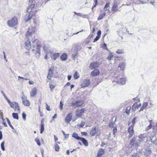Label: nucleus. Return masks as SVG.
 Returning a JSON list of instances; mask_svg holds the SVG:
<instances>
[{"label":"nucleus","instance_id":"13d9d810","mask_svg":"<svg viewBox=\"0 0 157 157\" xmlns=\"http://www.w3.org/2000/svg\"><path fill=\"white\" fill-rule=\"evenodd\" d=\"M101 30L98 31L97 32V35H98L97 36H98L99 37H100L101 36Z\"/></svg>","mask_w":157,"mask_h":157},{"label":"nucleus","instance_id":"f257e3e1","mask_svg":"<svg viewBox=\"0 0 157 157\" xmlns=\"http://www.w3.org/2000/svg\"><path fill=\"white\" fill-rule=\"evenodd\" d=\"M140 141L138 140H136V137H134L130 140L129 144L132 147H136L139 144Z\"/></svg>","mask_w":157,"mask_h":157},{"label":"nucleus","instance_id":"bb28decb","mask_svg":"<svg viewBox=\"0 0 157 157\" xmlns=\"http://www.w3.org/2000/svg\"><path fill=\"white\" fill-rule=\"evenodd\" d=\"M67 58V56L66 54L63 53L60 56V59L64 61Z\"/></svg>","mask_w":157,"mask_h":157},{"label":"nucleus","instance_id":"6e6552de","mask_svg":"<svg viewBox=\"0 0 157 157\" xmlns=\"http://www.w3.org/2000/svg\"><path fill=\"white\" fill-rule=\"evenodd\" d=\"M90 81L89 79H85L84 80L81 86L82 87H86L88 86L90 84Z\"/></svg>","mask_w":157,"mask_h":157},{"label":"nucleus","instance_id":"9d476101","mask_svg":"<svg viewBox=\"0 0 157 157\" xmlns=\"http://www.w3.org/2000/svg\"><path fill=\"white\" fill-rule=\"evenodd\" d=\"M99 64L96 62H92L91 63L90 66V68L91 69H93L98 67Z\"/></svg>","mask_w":157,"mask_h":157},{"label":"nucleus","instance_id":"2eb2a0df","mask_svg":"<svg viewBox=\"0 0 157 157\" xmlns=\"http://www.w3.org/2000/svg\"><path fill=\"white\" fill-rule=\"evenodd\" d=\"M45 120L44 118L42 119L41 121L40 125V133L42 134L44 131V125Z\"/></svg>","mask_w":157,"mask_h":157},{"label":"nucleus","instance_id":"7c9ffc66","mask_svg":"<svg viewBox=\"0 0 157 157\" xmlns=\"http://www.w3.org/2000/svg\"><path fill=\"white\" fill-rule=\"evenodd\" d=\"M138 117H135L132 121V124L131 125H133L134 126V124L135 123L138 121Z\"/></svg>","mask_w":157,"mask_h":157},{"label":"nucleus","instance_id":"4468645a","mask_svg":"<svg viewBox=\"0 0 157 157\" xmlns=\"http://www.w3.org/2000/svg\"><path fill=\"white\" fill-rule=\"evenodd\" d=\"M85 109H82L77 110L76 112V115L78 117H80L83 115Z\"/></svg>","mask_w":157,"mask_h":157},{"label":"nucleus","instance_id":"4c0bfd02","mask_svg":"<svg viewBox=\"0 0 157 157\" xmlns=\"http://www.w3.org/2000/svg\"><path fill=\"white\" fill-rule=\"evenodd\" d=\"M4 144L5 141H3L1 143V146L2 149L3 151H4L5 150V147H4Z\"/></svg>","mask_w":157,"mask_h":157},{"label":"nucleus","instance_id":"680f3d73","mask_svg":"<svg viewBox=\"0 0 157 157\" xmlns=\"http://www.w3.org/2000/svg\"><path fill=\"white\" fill-rule=\"evenodd\" d=\"M117 128L116 127L115 128H114L113 130V133L114 135L115 133L117 132Z\"/></svg>","mask_w":157,"mask_h":157},{"label":"nucleus","instance_id":"1a4fd4ad","mask_svg":"<svg viewBox=\"0 0 157 157\" xmlns=\"http://www.w3.org/2000/svg\"><path fill=\"white\" fill-rule=\"evenodd\" d=\"M54 67H51L49 69L48 71V74L47 76V78L49 79H51L52 76L53 74V71Z\"/></svg>","mask_w":157,"mask_h":157},{"label":"nucleus","instance_id":"69168bd1","mask_svg":"<svg viewBox=\"0 0 157 157\" xmlns=\"http://www.w3.org/2000/svg\"><path fill=\"white\" fill-rule=\"evenodd\" d=\"M75 14L78 15V16H81V14L80 13H77L76 12H75Z\"/></svg>","mask_w":157,"mask_h":157},{"label":"nucleus","instance_id":"338daca9","mask_svg":"<svg viewBox=\"0 0 157 157\" xmlns=\"http://www.w3.org/2000/svg\"><path fill=\"white\" fill-rule=\"evenodd\" d=\"M46 105H47L46 107V109L47 110H49V111L50 110V109H49L50 107L48 105V104H46Z\"/></svg>","mask_w":157,"mask_h":157},{"label":"nucleus","instance_id":"a19ab883","mask_svg":"<svg viewBox=\"0 0 157 157\" xmlns=\"http://www.w3.org/2000/svg\"><path fill=\"white\" fill-rule=\"evenodd\" d=\"M6 120H7V123L8 124H9V126L12 128V129H14V128L12 126V125H11V123H10V121L7 118H6Z\"/></svg>","mask_w":157,"mask_h":157},{"label":"nucleus","instance_id":"5701e85b","mask_svg":"<svg viewBox=\"0 0 157 157\" xmlns=\"http://www.w3.org/2000/svg\"><path fill=\"white\" fill-rule=\"evenodd\" d=\"M80 140L81 141L83 144L86 146H87L88 145V143L87 140L84 138L81 137Z\"/></svg>","mask_w":157,"mask_h":157},{"label":"nucleus","instance_id":"37998d69","mask_svg":"<svg viewBox=\"0 0 157 157\" xmlns=\"http://www.w3.org/2000/svg\"><path fill=\"white\" fill-rule=\"evenodd\" d=\"M35 141L36 142L37 144L39 146L41 145V144L39 140L37 138H36L35 139Z\"/></svg>","mask_w":157,"mask_h":157},{"label":"nucleus","instance_id":"de8ad7c7","mask_svg":"<svg viewBox=\"0 0 157 157\" xmlns=\"http://www.w3.org/2000/svg\"><path fill=\"white\" fill-rule=\"evenodd\" d=\"M51 90H52V89L55 87V85L54 84H53L52 83H50L49 84Z\"/></svg>","mask_w":157,"mask_h":157},{"label":"nucleus","instance_id":"7ed1b4c3","mask_svg":"<svg viewBox=\"0 0 157 157\" xmlns=\"http://www.w3.org/2000/svg\"><path fill=\"white\" fill-rule=\"evenodd\" d=\"M22 103L26 106H29L30 105V101L27 99L26 97L24 94L21 97Z\"/></svg>","mask_w":157,"mask_h":157},{"label":"nucleus","instance_id":"052dcab7","mask_svg":"<svg viewBox=\"0 0 157 157\" xmlns=\"http://www.w3.org/2000/svg\"><path fill=\"white\" fill-rule=\"evenodd\" d=\"M1 93H2L3 96L4 97V98L6 99H7V97L6 96V95L5 94V93H4V92L3 91H1Z\"/></svg>","mask_w":157,"mask_h":157},{"label":"nucleus","instance_id":"412c9836","mask_svg":"<svg viewBox=\"0 0 157 157\" xmlns=\"http://www.w3.org/2000/svg\"><path fill=\"white\" fill-rule=\"evenodd\" d=\"M96 132V128L95 127H94L92 128L91 129L90 132V135L91 136H94Z\"/></svg>","mask_w":157,"mask_h":157},{"label":"nucleus","instance_id":"f03ea898","mask_svg":"<svg viewBox=\"0 0 157 157\" xmlns=\"http://www.w3.org/2000/svg\"><path fill=\"white\" fill-rule=\"evenodd\" d=\"M17 24V17H14L11 20L7 21L8 25L10 27H13Z\"/></svg>","mask_w":157,"mask_h":157},{"label":"nucleus","instance_id":"3c124183","mask_svg":"<svg viewBox=\"0 0 157 157\" xmlns=\"http://www.w3.org/2000/svg\"><path fill=\"white\" fill-rule=\"evenodd\" d=\"M63 104L62 102L61 101H60V103L59 108L61 110H63Z\"/></svg>","mask_w":157,"mask_h":157},{"label":"nucleus","instance_id":"c85d7f7f","mask_svg":"<svg viewBox=\"0 0 157 157\" xmlns=\"http://www.w3.org/2000/svg\"><path fill=\"white\" fill-rule=\"evenodd\" d=\"M78 55L77 51H75L72 54V58L73 59H75L78 57Z\"/></svg>","mask_w":157,"mask_h":157},{"label":"nucleus","instance_id":"dca6fc26","mask_svg":"<svg viewBox=\"0 0 157 157\" xmlns=\"http://www.w3.org/2000/svg\"><path fill=\"white\" fill-rule=\"evenodd\" d=\"M104 150L102 148H100L97 153V157H101V156L104 154Z\"/></svg>","mask_w":157,"mask_h":157},{"label":"nucleus","instance_id":"774afa93","mask_svg":"<svg viewBox=\"0 0 157 157\" xmlns=\"http://www.w3.org/2000/svg\"><path fill=\"white\" fill-rule=\"evenodd\" d=\"M82 134L83 135L85 136H87V133L86 132H82Z\"/></svg>","mask_w":157,"mask_h":157},{"label":"nucleus","instance_id":"864d4df0","mask_svg":"<svg viewBox=\"0 0 157 157\" xmlns=\"http://www.w3.org/2000/svg\"><path fill=\"white\" fill-rule=\"evenodd\" d=\"M85 124V122L84 121H82L80 124H79V126L80 127H83Z\"/></svg>","mask_w":157,"mask_h":157},{"label":"nucleus","instance_id":"ddd939ff","mask_svg":"<svg viewBox=\"0 0 157 157\" xmlns=\"http://www.w3.org/2000/svg\"><path fill=\"white\" fill-rule=\"evenodd\" d=\"M99 72L98 69H95L91 72L90 75L92 77H95L98 75L99 74Z\"/></svg>","mask_w":157,"mask_h":157},{"label":"nucleus","instance_id":"49530a36","mask_svg":"<svg viewBox=\"0 0 157 157\" xmlns=\"http://www.w3.org/2000/svg\"><path fill=\"white\" fill-rule=\"evenodd\" d=\"M137 104L136 103L134 104L132 106V109L133 110H135L136 109H137Z\"/></svg>","mask_w":157,"mask_h":157},{"label":"nucleus","instance_id":"423d86ee","mask_svg":"<svg viewBox=\"0 0 157 157\" xmlns=\"http://www.w3.org/2000/svg\"><path fill=\"white\" fill-rule=\"evenodd\" d=\"M133 125H130L128 128V132L129 134L128 136L129 139L132 136L134 133V131L133 130Z\"/></svg>","mask_w":157,"mask_h":157},{"label":"nucleus","instance_id":"a211bd4d","mask_svg":"<svg viewBox=\"0 0 157 157\" xmlns=\"http://www.w3.org/2000/svg\"><path fill=\"white\" fill-rule=\"evenodd\" d=\"M125 65V64L123 62H120L118 66V69L119 70L120 69L121 70H124V69Z\"/></svg>","mask_w":157,"mask_h":157},{"label":"nucleus","instance_id":"2f4dec72","mask_svg":"<svg viewBox=\"0 0 157 157\" xmlns=\"http://www.w3.org/2000/svg\"><path fill=\"white\" fill-rule=\"evenodd\" d=\"M116 121V120H115V121L113 122V119L111 121H110L109 123V126L110 127L113 128L114 127V126H115V122Z\"/></svg>","mask_w":157,"mask_h":157},{"label":"nucleus","instance_id":"b1692460","mask_svg":"<svg viewBox=\"0 0 157 157\" xmlns=\"http://www.w3.org/2000/svg\"><path fill=\"white\" fill-rule=\"evenodd\" d=\"M117 7V2H114L112 8V10L114 11L115 12H117L118 10Z\"/></svg>","mask_w":157,"mask_h":157},{"label":"nucleus","instance_id":"e2e57ef3","mask_svg":"<svg viewBox=\"0 0 157 157\" xmlns=\"http://www.w3.org/2000/svg\"><path fill=\"white\" fill-rule=\"evenodd\" d=\"M2 138V131L0 130V140H1Z\"/></svg>","mask_w":157,"mask_h":157},{"label":"nucleus","instance_id":"bf43d9fd","mask_svg":"<svg viewBox=\"0 0 157 157\" xmlns=\"http://www.w3.org/2000/svg\"><path fill=\"white\" fill-rule=\"evenodd\" d=\"M43 49L46 53L48 52V51L47 50V47L45 45H44Z\"/></svg>","mask_w":157,"mask_h":157},{"label":"nucleus","instance_id":"0e129e2a","mask_svg":"<svg viewBox=\"0 0 157 157\" xmlns=\"http://www.w3.org/2000/svg\"><path fill=\"white\" fill-rule=\"evenodd\" d=\"M6 100L8 102L10 105V104H11L12 103V102H11L10 101V100L8 99V98H7V99H6Z\"/></svg>","mask_w":157,"mask_h":157},{"label":"nucleus","instance_id":"09e8293b","mask_svg":"<svg viewBox=\"0 0 157 157\" xmlns=\"http://www.w3.org/2000/svg\"><path fill=\"white\" fill-rule=\"evenodd\" d=\"M22 116L23 119L24 120H26V114L24 113H23L22 114Z\"/></svg>","mask_w":157,"mask_h":157},{"label":"nucleus","instance_id":"a878e982","mask_svg":"<svg viewBox=\"0 0 157 157\" xmlns=\"http://www.w3.org/2000/svg\"><path fill=\"white\" fill-rule=\"evenodd\" d=\"M105 15V12L103 13H101L100 14L99 17L98 18V21H100L104 17Z\"/></svg>","mask_w":157,"mask_h":157},{"label":"nucleus","instance_id":"f3484780","mask_svg":"<svg viewBox=\"0 0 157 157\" xmlns=\"http://www.w3.org/2000/svg\"><path fill=\"white\" fill-rule=\"evenodd\" d=\"M37 94V89L34 87L33 88L30 92V96L31 97L33 98Z\"/></svg>","mask_w":157,"mask_h":157},{"label":"nucleus","instance_id":"8fccbe9b","mask_svg":"<svg viewBox=\"0 0 157 157\" xmlns=\"http://www.w3.org/2000/svg\"><path fill=\"white\" fill-rule=\"evenodd\" d=\"M133 101L136 103L137 102H139L140 101V99L139 98H133Z\"/></svg>","mask_w":157,"mask_h":157},{"label":"nucleus","instance_id":"6e6d98bb","mask_svg":"<svg viewBox=\"0 0 157 157\" xmlns=\"http://www.w3.org/2000/svg\"><path fill=\"white\" fill-rule=\"evenodd\" d=\"M109 3H107L106 4L104 7V9L105 10H108L107 8L109 6Z\"/></svg>","mask_w":157,"mask_h":157},{"label":"nucleus","instance_id":"cd10ccee","mask_svg":"<svg viewBox=\"0 0 157 157\" xmlns=\"http://www.w3.org/2000/svg\"><path fill=\"white\" fill-rule=\"evenodd\" d=\"M126 82V79L125 78H121L119 82H118V83H120L122 85H124Z\"/></svg>","mask_w":157,"mask_h":157},{"label":"nucleus","instance_id":"5fc2aeb1","mask_svg":"<svg viewBox=\"0 0 157 157\" xmlns=\"http://www.w3.org/2000/svg\"><path fill=\"white\" fill-rule=\"evenodd\" d=\"M65 121L66 123H69V114L67 115L66 117L65 118Z\"/></svg>","mask_w":157,"mask_h":157},{"label":"nucleus","instance_id":"58836bf2","mask_svg":"<svg viewBox=\"0 0 157 157\" xmlns=\"http://www.w3.org/2000/svg\"><path fill=\"white\" fill-rule=\"evenodd\" d=\"M18 80H19L20 79H22V80L21 81V82L23 81L24 80H28L29 79L27 78H24L22 77H20V76H18Z\"/></svg>","mask_w":157,"mask_h":157},{"label":"nucleus","instance_id":"39448f33","mask_svg":"<svg viewBox=\"0 0 157 157\" xmlns=\"http://www.w3.org/2000/svg\"><path fill=\"white\" fill-rule=\"evenodd\" d=\"M10 106L14 109L15 111H19L20 108L17 103L16 102H12V103L10 104Z\"/></svg>","mask_w":157,"mask_h":157},{"label":"nucleus","instance_id":"4be33fe9","mask_svg":"<svg viewBox=\"0 0 157 157\" xmlns=\"http://www.w3.org/2000/svg\"><path fill=\"white\" fill-rule=\"evenodd\" d=\"M59 53H55L53 54L51 58L52 59H53L54 60H55L59 57Z\"/></svg>","mask_w":157,"mask_h":157},{"label":"nucleus","instance_id":"c756f323","mask_svg":"<svg viewBox=\"0 0 157 157\" xmlns=\"http://www.w3.org/2000/svg\"><path fill=\"white\" fill-rule=\"evenodd\" d=\"M157 138L155 136H151L150 137L151 141L153 143H154L156 140Z\"/></svg>","mask_w":157,"mask_h":157},{"label":"nucleus","instance_id":"0eeeda50","mask_svg":"<svg viewBox=\"0 0 157 157\" xmlns=\"http://www.w3.org/2000/svg\"><path fill=\"white\" fill-rule=\"evenodd\" d=\"M83 103V102L82 101H76L73 102L72 106L73 107L76 108V107L82 105Z\"/></svg>","mask_w":157,"mask_h":157},{"label":"nucleus","instance_id":"f704fd0d","mask_svg":"<svg viewBox=\"0 0 157 157\" xmlns=\"http://www.w3.org/2000/svg\"><path fill=\"white\" fill-rule=\"evenodd\" d=\"M12 116L13 117L17 120L18 119V116L17 113H12Z\"/></svg>","mask_w":157,"mask_h":157},{"label":"nucleus","instance_id":"72a5a7b5","mask_svg":"<svg viewBox=\"0 0 157 157\" xmlns=\"http://www.w3.org/2000/svg\"><path fill=\"white\" fill-rule=\"evenodd\" d=\"M113 56V55L112 53H109V55H108L107 57V59L109 60H111Z\"/></svg>","mask_w":157,"mask_h":157},{"label":"nucleus","instance_id":"f8f14e48","mask_svg":"<svg viewBox=\"0 0 157 157\" xmlns=\"http://www.w3.org/2000/svg\"><path fill=\"white\" fill-rule=\"evenodd\" d=\"M30 40H28L25 43V48L28 50H30L32 47V45Z\"/></svg>","mask_w":157,"mask_h":157},{"label":"nucleus","instance_id":"c9c22d12","mask_svg":"<svg viewBox=\"0 0 157 157\" xmlns=\"http://www.w3.org/2000/svg\"><path fill=\"white\" fill-rule=\"evenodd\" d=\"M38 40H35L33 41V42L32 47L33 48H35L38 44H37Z\"/></svg>","mask_w":157,"mask_h":157},{"label":"nucleus","instance_id":"79ce46f5","mask_svg":"<svg viewBox=\"0 0 157 157\" xmlns=\"http://www.w3.org/2000/svg\"><path fill=\"white\" fill-rule=\"evenodd\" d=\"M148 0H140L139 2H140V4H144L147 2Z\"/></svg>","mask_w":157,"mask_h":157},{"label":"nucleus","instance_id":"4d7b16f0","mask_svg":"<svg viewBox=\"0 0 157 157\" xmlns=\"http://www.w3.org/2000/svg\"><path fill=\"white\" fill-rule=\"evenodd\" d=\"M100 37L98 36H97L96 38L94 39L93 42H95L98 41Z\"/></svg>","mask_w":157,"mask_h":157},{"label":"nucleus","instance_id":"20e7f679","mask_svg":"<svg viewBox=\"0 0 157 157\" xmlns=\"http://www.w3.org/2000/svg\"><path fill=\"white\" fill-rule=\"evenodd\" d=\"M144 154L146 157H151L152 153V150L149 148H146L144 151Z\"/></svg>","mask_w":157,"mask_h":157},{"label":"nucleus","instance_id":"603ef678","mask_svg":"<svg viewBox=\"0 0 157 157\" xmlns=\"http://www.w3.org/2000/svg\"><path fill=\"white\" fill-rule=\"evenodd\" d=\"M148 105V103L147 102H144L142 105V106L145 109L146 107Z\"/></svg>","mask_w":157,"mask_h":157},{"label":"nucleus","instance_id":"9b49d317","mask_svg":"<svg viewBox=\"0 0 157 157\" xmlns=\"http://www.w3.org/2000/svg\"><path fill=\"white\" fill-rule=\"evenodd\" d=\"M33 14L32 13H28L25 16V19L26 22H28L32 18Z\"/></svg>","mask_w":157,"mask_h":157},{"label":"nucleus","instance_id":"aec40b11","mask_svg":"<svg viewBox=\"0 0 157 157\" xmlns=\"http://www.w3.org/2000/svg\"><path fill=\"white\" fill-rule=\"evenodd\" d=\"M41 46L39 44H38L36 46L37 52L36 54L37 55L36 56V57L39 58L40 56V48H41Z\"/></svg>","mask_w":157,"mask_h":157},{"label":"nucleus","instance_id":"a18cd8bd","mask_svg":"<svg viewBox=\"0 0 157 157\" xmlns=\"http://www.w3.org/2000/svg\"><path fill=\"white\" fill-rule=\"evenodd\" d=\"M124 51L122 50H117L116 51V52L119 54H122L124 53Z\"/></svg>","mask_w":157,"mask_h":157},{"label":"nucleus","instance_id":"c03bdc74","mask_svg":"<svg viewBox=\"0 0 157 157\" xmlns=\"http://www.w3.org/2000/svg\"><path fill=\"white\" fill-rule=\"evenodd\" d=\"M32 8H31V7L30 6V5H29L28 8H27V12L28 13H31V11H32Z\"/></svg>","mask_w":157,"mask_h":157},{"label":"nucleus","instance_id":"6ab92c4d","mask_svg":"<svg viewBox=\"0 0 157 157\" xmlns=\"http://www.w3.org/2000/svg\"><path fill=\"white\" fill-rule=\"evenodd\" d=\"M32 31L31 29H29L28 31L26 33V37L28 40H30V37L32 36Z\"/></svg>","mask_w":157,"mask_h":157},{"label":"nucleus","instance_id":"473e14b6","mask_svg":"<svg viewBox=\"0 0 157 157\" xmlns=\"http://www.w3.org/2000/svg\"><path fill=\"white\" fill-rule=\"evenodd\" d=\"M79 75L78 73L76 71L73 75V77L75 79H76L79 78Z\"/></svg>","mask_w":157,"mask_h":157},{"label":"nucleus","instance_id":"e433bc0d","mask_svg":"<svg viewBox=\"0 0 157 157\" xmlns=\"http://www.w3.org/2000/svg\"><path fill=\"white\" fill-rule=\"evenodd\" d=\"M55 150L57 151H59V150L60 149V147L57 144H56L55 145Z\"/></svg>","mask_w":157,"mask_h":157},{"label":"nucleus","instance_id":"393cba45","mask_svg":"<svg viewBox=\"0 0 157 157\" xmlns=\"http://www.w3.org/2000/svg\"><path fill=\"white\" fill-rule=\"evenodd\" d=\"M72 137L77 140H80L81 137H80L76 132H74L72 135Z\"/></svg>","mask_w":157,"mask_h":157},{"label":"nucleus","instance_id":"ea45409f","mask_svg":"<svg viewBox=\"0 0 157 157\" xmlns=\"http://www.w3.org/2000/svg\"><path fill=\"white\" fill-rule=\"evenodd\" d=\"M130 109H131V107H127L126 110V113L127 114L129 115V113L130 112Z\"/></svg>","mask_w":157,"mask_h":157}]
</instances>
